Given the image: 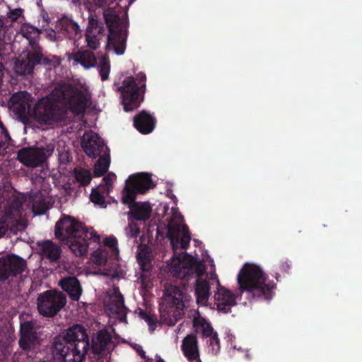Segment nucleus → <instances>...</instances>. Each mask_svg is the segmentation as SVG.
I'll return each mask as SVG.
<instances>
[{"label": "nucleus", "instance_id": "nucleus-1", "mask_svg": "<svg viewBox=\"0 0 362 362\" xmlns=\"http://www.w3.org/2000/svg\"><path fill=\"white\" fill-rule=\"evenodd\" d=\"M113 348L112 336L107 330L99 331L90 345L87 329L74 324L54 338L52 351L59 362H83L89 350L100 358L110 354Z\"/></svg>", "mask_w": 362, "mask_h": 362}, {"label": "nucleus", "instance_id": "nucleus-2", "mask_svg": "<svg viewBox=\"0 0 362 362\" xmlns=\"http://www.w3.org/2000/svg\"><path fill=\"white\" fill-rule=\"evenodd\" d=\"M90 96L77 87L62 83L46 97L38 100L33 110V117L40 124H52L67 118L68 110L75 115L87 108Z\"/></svg>", "mask_w": 362, "mask_h": 362}, {"label": "nucleus", "instance_id": "nucleus-3", "mask_svg": "<svg viewBox=\"0 0 362 362\" xmlns=\"http://www.w3.org/2000/svg\"><path fill=\"white\" fill-rule=\"evenodd\" d=\"M54 235L78 257L87 255L90 240L100 242V235L94 230L89 231L83 223L64 214L55 224Z\"/></svg>", "mask_w": 362, "mask_h": 362}, {"label": "nucleus", "instance_id": "nucleus-4", "mask_svg": "<svg viewBox=\"0 0 362 362\" xmlns=\"http://www.w3.org/2000/svg\"><path fill=\"white\" fill-rule=\"evenodd\" d=\"M155 187L151 176L147 173L133 174L126 180L122 191V202L130 209L129 214L136 221H146L151 215L152 208L147 202H136L137 194H145Z\"/></svg>", "mask_w": 362, "mask_h": 362}, {"label": "nucleus", "instance_id": "nucleus-5", "mask_svg": "<svg viewBox=\"0 0 362 362\" xmlns=\"http://www.w3.org/2000/svg\"><path fill=\"white\" fill-rule=\"evenodd\" d=\"M88 4L104 8L103 17L108 28L107 47H112L117 55L124 53L127 46V26L125 19L121 18V8L107 7L108 0H86Z\"/></svg>", "mask_w": 362, "mask_h": 362}, {"label": "nucleus", "instance_id": "nucleus-6", "mask_svg": "<svg viewBox=\"0 0 362 362\" xmlns=\"http://www.w3.org/2000/svg\"><path fill=\"white\" fill-rule=\"evenodd\" d=\"M237 281L240 292H247L257 299L270 300L276 288V284L269 280L263 270L255 264H245Z\"/></svg>", "mask_w": 362, "mask_h": 362}, {"label": "nucleus", "instance_id": "nucleus-7", "mask_svg": "<svg viewBox=\"0 0 362 362\" xmlns=\"http://www.w3.org/2000/svg\"><path fill=\"white\" fill-rule=\"evenodd\" d=\"M146 76L139 72L136 77H126L122 85L119 87L121 93L122 103L125 112H130L138 108L143 101L146 90Z\"/></svg>", "mask_w": 362, "mask_h": 362}, {"label": "nucleus", "instance_id": "nucleus-8", "mask_svg": "<svg viewBox=\"0 0 362 362\" xmlns=\"http://www.w3.org/2000/svg\"><path fill=\"white\" fill-rule=\"evenodd\" d=\"M164 295L170 305L166 312L161 313V320L164 324L174 326L185 315L184 310L188 307L190 296L183 288L175 285L166 286Z\"/></svg>", "mask_w": 362, "mask_h": 362}, {"label": "nucleus", "instance_id": "nucleus-9", "mask_svg": "<svg viewBox=\"0 0 362 362\" xmlns=\"http://www.w3.org/2000/svg\"><path fill=\"white\" fill-rule=\"evenodd\" d=\"M60 64V59L56 56L46 55L43 52H37V50H28L23 52V54L16 59L14 71L18 75L26 76L32 74L35 67L37 65L51 69Z\"/></svg>", "mask_w": 362, "mask_h": 362}, {"label": "nucleus", "instance_id": "nucleus-10", "mask_svg": "<svg viewBox=\"0 0 362 362\" xmlns=\"http://www.w3.org/2000/svg\"><path fill=\"white\" fill-rule=\"evenodd\" d=\"M66 296L62 291L47 290L38 295L37 308L39 313L47 317H53L66 305Z\"/></svg>", "mask_w": 362, "mask_h": 362}, {"label": "nucleus", "instance_id": "nucleus-11", "mask_svg": "<svg viewBox=\"0 0 362 362\" xmlns=\"http://www.w3.org/2000/svg\"><path fill=\"white\" fill-rule=\"evenodd\" d=\"M54 149V146L52 144L45 147H23L17 152V159L28 168L42 167Z\"/></svg>", "mask_w": 362, "mask_h": 362}, {"label": "nucleus", "instance_id": "nucleus-12", "mask_svg": "<svg viewBox=\"0 0 362 362\" xmlns=\"http://www.w3.org/2000/svg\"><path fill=\"white\" fill-rule=\"evenodd\" d=\"M27 267L26 261L15 254L0 257V282L21 275Z\"/></svg>", "mask_w": 362, "mask_h": 362}, {"label": "nucleus", "instance_id": "nucleus-13", "mask_svg": "<svg viewBox=\"0 0 362 362\" xmlns=\"http://www.w3.org/2000/svg\"><path fill=\"white\" fill-rule=\"evenodd\" d=\"M82 33L78 24L71 18L66 16L59 18L55 24L54 28L52 29L49 33V36H54L55 41H59L63 38L70 40L80 38Z\"/></svg>", "mask_w": 362, "mask_h": 362}, {"label": "nucleus", "instance_id": "nucleus-14", "mask_svg": "<svg viewBox=\"0 0 362 362\" xmlns=\"http://www.w3.org/2000/svg\"><path fill=\"white\" fill-rule=\"evenodd\" d=\"M19 347L25 352L30 353L40 344V339L37 335L35 322L25 321L21 323L19 330Z\"/></svg>", "mask_w": 362, "mask_h": 362}, {"label": "nucleus", "instance_id": "nucleus-15", "mask_svg": "<svg viewBox=\"0 0 362 362\" xmlns=\"http://www.w3.org/2000/svg\"><path fill=\"white\" fill-rule=\"evenodd\" d=\"M167 236L174 251L178 248L186 250L191 240L189 228L186 225L169 224Z\"/></svg>", "mask_w": 362, "mask_h": 362}, {"label": "nucleus", "instance_id": "nucleus-16", "mask_svg": "<svg viewBox=\"0 0 362 362\" xmlns=\"http://www.w3.org/2000/svg\"><path fill=\"white\" fill-rule=\"evenodd\" d=\"M81 146L88 156L95 158L104 151L105 145L98 134L90 132L84 134Z\"/></svg>", "mask_w": 362, "mask_h": 362}, {"label": "nucleus", "instance_id": "nucleus-17", "mask_svg": "<svg viewBox=\"0 0 362 362\" xmlns=\"http://www.w3.org/2000/svg\"><path fill=\"white\" fill-rule=\"evenodd\" d=\"M25 197V202L32 206L33 211L36 214H43L49 209V197L45 190L32 189Z\"/></svg>", "mask_w": 362, "mask_h": 362}, {"label": "nucleus", "instance_id": "nucleus-18", "mask_svg": "<svg viewBox=\"0 0 362 362\" xmlns=\"http://www.w3.org/2000/svg\"><path fill=\"white\" fill-rule=\"evenodd\" d=\"M10 108L18 117H25L30 111V95L25 91L14 93L8 102Z\"/></svg>", "mask_w": 362, "mask_h": 362}, {"label": "nucleus", "instance_id": "nucleus-19", "mask_svg": "<svg viewBox=\"0 0 362 362\" xmlns=\"http://www.w3.org/2000/svg\"><path fill=\"white\" fill-rule=\"evenodd\" d=\"M217 291L214 294V299L218 311L228 313L231 311V307L236 305V297L230 291L219 284L218 281Z\"/></svg>", "mask_w": 362, "mask_h": 362}, {"label": "nucleus", "instance_id": "nucleus-20", "mask_svg": "<svg viewBox=\"0 0 362 362\" xmlns=\"http://www.w3.org/2000/svg\"><path fill=\"white\" fill-rule=\"evenodd\" d=\"M156 118L146 110H141L133 118V124L135 129L143 134L151 133L156 125Z\"/></svg>", "mask_w": 362, "mask_h": 362}, {"label": "nucleus", "instance_id": "nucleus-21", "mask_svg": "<svg viewBox=\"0 0 362 362\" xmlns=\"http://www.w3.org/2000/svg\"><path fill=\"white\" fill-rule=\"evenodd\" d=\"M39 254L42 259H47L49 262H57L62 257V248L52 240H46L37 243Z\"/></svg>", "mask_w": 362, "mask_h": 362}, {"label": "nucleus", "instance_id": "nucleus-22", "mask_svg": "<svg viewBox=\"0 0 362 362\" xmlns=\"http://www.w3.org/2000/svg\"><path fill=\"white\" fill-rule=\"evenodd\" d=\"M25 196H16L12 195L8 199L6 198L4 204H2V207L5 209L4 216L7 218H14L20 217L22 215L23 203L25 202Z\"/></svg>", "mask_w": 362, "mask_h": 362}, {"label": "nucleus", "instance_id": "nucleus-23", "mask_svg": "<svg viewBox=\"0 0 362 362\" xmlns=\"http://www.w3.org/2000/svg\"><path fill=\"white\" fill-rule=\"evenodd\" d=\"M59 286L68 293L74 301H78L82 293V287L76 276H65L60 279Z\"/></svg>", "mask_w": 362, "mask_h": 362}, {"label": "nucleus", "instance_id": "nucleus-24", "mask_svg": "<svg viewBox=\"0 0 362 362\" xmlns=\"http://www.w3.org/2000/svg\"><path fill=\"white\" fill-rule=\"evenodd\" d=\"M182 351L191 362H202L199 358L197 339L195 334H188L182 341Z\"/></svg>", "mask_w": 362, "mask_h": 362}, {"label": "nucleus", "instance_id": "nucleus-25", "mask_svg": "<svg viewBox=\"0 0 362 362\" xmlns=\"http://www.w3.org/2000/svg\"><path fill=\"white\" fill-rule=\"evenodd\" d=\"M20 33L28 41V45L30 47V50H37V52H43L42 48L38 43L41 34L40 30L29 24H23L21 26Z\"/></svg>", "mask_w": 362, "mask_h": 362}, {"label": "nucleus", "instance_id": "nucleus-26", "mask_svg": "<svg viewBox=\"0 0 362 362\" xmlns=\"http://www.w3.org/2000/svg\"><path fill=\"white\" fill-rule=\"evenodd\" d=\"M69 61H74L80 64L85 69H89L95 66L97 59L94 53L88 49L78 50L76 52L66 54Z\"/></svg>", "mask_w": 362, "mask_h": 362}, {"label": "nucleus", "instance_id": "nucleus-27", "mask_svg": "<svg viewBox=\"0 0 362 362\" xmlns=\"http://www.w3.org/2000/svg\"><path fill=\"white\" fill-rule=\"evenodd\" d=\"M180 271L178 276L188 280L189 277L195 274L197 276H201L205 272V266L201 262L192 259L189 263H182L179 266Z\"/></svg>", "mask_w": 362, "mask_h": 362}, {"label": "nucleus", "instance_id": "nucleus-28", "mask_svg": "<svg viewBox=\"0 0 362 362\" xmlns=\"http://www.w3.org/2000/svg\"><path fill=\"white\" fill-rule=\"evenodd\" d=\"M108 310L112 314L124 315L127 308L124 305V300L119 287H114L112 293L110 296V302L107 305Z\"/></svg>", "mask_w": 362, "mask_h": 362}, {"label": "nucleus", "instance_id": "nucleus-29", "mask_svg": "<svg viewBox=\"0 0 362 362\" xmlns=\"http://www.w3.org/2000/svg\"><path fill=\"white\" fill-rule=\"evenodd\" d=\"M210 294V286L207 280L198 278L195 284V295L197 303L206 305Z\"/></svg>", "mask_w": 362, "mask_h": 362}, {"label": "nucleus", "instance_id": "nucleus-30", "mask_svg": "<svg viewBox=\"0 0 362 362\" xmlns=\"http://www.w3.org/2000/svg\"><path fill=\"white\" fill-rule=\"evenodd\" d=\"M136 259L143 272H149L152 267L151 251L149 247L140 244L136 254Z\"/></svg>", "mask_w": 362, "mask_h": 362}, {"label": "nucleus", "instance_id": "nucleus-31", "mask_svg": "<svg viewBox=\"0 0 362 362\" xmlns=\"http://www.w3.org/2000/svg\"><path fill=\"white\" fill-rule=\"evenodd\" d=\"M110 163L109 155L100 156L93 169V176L99 177L104 175L108 170Z\"/></svg>", "mask_w": 362, "mask_h": 362}, {"label": "nucleus", "instance_id": "nucleus-32", "mask_svg": "<svg viewBox=\"0 0 362 362\" xmlns=\"http://www.w3.org/2000/svg\"><path fill=\"white\" fill-rule=\"evenodd\" d=\"M193 326L196 328L197 332H198L199 329L202 330L203 337H209L216 332L211 324L208 323L204 319H194Z\"/></svg>", "mask_w": 362, "mask_h": 362}, {"label": "nucleus", "instance_id": "nucleus-33", "mask_svg": "<svg viewBox=\"0 0 362 362\" xmlns=\"http://www.w3.org/2000/svg\"><path fill=\"white\" fill-rule=\"evenodd\" d=\"M74 175L76 180L81 186L89 185L92 180L90 171L85 168H75L74 170Z\"/></svg>", "mask_w": 362, "mask_h": 362}, {"label": "nucleus", "instance_id": "nucleus-34", "mask_svg": "<svg viewBox=\"0 0 362 362\" xmlns=\"http://www.w3.org/2000/svg\"><path fill=\"white\" fill-rule=\"evenodd\" d=\"M101 23L98 21V20L94 18L93 17H90L88 18V25L86 28V34H89V32L93 33H97L98 35H102L105 32V28L103 25H101Z\"/></svg>", "mask_w": 362, "mask_h": 362}, {"label": "nucleus", "instance_id": "nucleus-35", "mask_svg": "<svg viewBox=\"0 0 362 362\" xmlns=\"http://www.w3.org/2000/svg\"><path fill=\"white\" fill-rule=\"evenodd\" d=\"M110 71V64L108 58L105 56L99 58V72L102 81H106L108 78Z\"/></svg>", "mask_w": 362, "mask_h": 362}, {"label": "nucleus", "instance_id": "nucleus-36", "mask_svg": "<svg viewBox=\"0 0 362 362\" xmlns=\"http://www.w3.org/2000/svg\"><path fill=\"white\" fill-rule=\"evenodd\" d=\"M104 245L109 248L111 252V256L117 259L119 256V249L117 247V240L114 236H110L104 240Z\"/></svg>", "mask_w": 362, "mask_h": 362}, {"label": "nucleus", "instance_id": "nucleus-37", "mask_svg": "<svg viewBox=\"0 0 362 362\" xmlns=\"http://www.w3.org/2000/svg\"><path fill=\"white\" fill-rule=\"evenodd\" d=\"M90 201L100 207L107 206L105 197L100 192L98 188H93L90 194Z\"/></svg>", "mask_w": 362, "mask_h": 362}, {"label": "nucleus", "instance_id": "nucleus-38", "mask_svg": "<svg viewBox=\"0 0 362 362\" xmlns=\"http://www.w3.org/2000/svg\"><path fill=\"white\" fill-rule=\"evenodd\" d=\"M108 252L106 249L99 248L93 253V257L97 264L100 265H105L108 261Z\"/></svg>", "mask_w": 362, "mask_h": 362}, {"label": "nucleus", "instance_id": "nucleus-39", "mask_svg": "<svg viewBox=\"0 0 362 362\" xmlns=\"http://www.w3.org/2000/svg\"><path fill=\"white\" fill-rule=\"evenodd\" d=\"M101 35H98L97 33L91 34L89 32V34H86V41L87 42V45L92 49H96L99 47L100 40Z\"/></svg>", "mask_w": 362, "mask_h": 362}, {"label": "nucleus", "instance_id": "nucleus-40", "mask_svg": "<svg viewBox=\"0 0 362 362\" xmlns=\"http://www.w3.org/2000/svg\"><path fill=\"white\" fill-rule=\"evenodd\" d=\"M23 9L21 8H17L15 9H10L9 11L6 13V17L11 21V24L8 25L11 26V24L16 21L21 17L23 16Z\"/></svg>", "mask_w": 362, "mask_h": 362}, {"label": "nucleus", "instance_id": "nucleus-41", "mask_svg": "<svg viewBox=\"0 0 362 362\" xmlns=\"http://www.w3.org/2000/svg\"><path fill=\"white\" fill-rule=\"evenodd\" d=\"M126 234L130 238H136L140 233V230L136 223H129L125 229Z\"/></svg>", "mask_w": 362, "mask_h": 362}, {"label": "nucleus", "instance_id": "nucleus-42", "mask_svg": "<svg viewBox=\"0 0 362 362\" xmlns=\"http://www.w3.org/2000/svg\"><path fill=\"white\" fill-rule=\"evenodd\" d=\"M9 224L5 217L0 218V238L8 230Z\"/></svg>", "mask_w": 362, "mask_h": 362}, {"label": "nucleus", "instance_id": "nucleus-43", "mask_svg": "<svg viewBox=\"0 0 362 362\" xmlns=\"http://www.w3.org/2000/svg\"><path fill=\"white\" fill-rule=\"evenodd\" d=\"M115 177L114 174H108L105 176L103 179V182H104V185L105 186L106 190L107 192L110 191V188L112 187L113 184V180Z\"/></svg>", "mask_w": 362, "mask_h": 362}, {"label": "nucleus", "instance_id": "nucleus-44", "mask_svg": "<svg viewBox=\"0 0 362 362\" xmlns=\"http://www.w3.org/2000/svg\"><path fill=\"white\" fill-rule=\"evenodd\" d=\"M291 269V264L288 260H281L279 264V270L283 274H288Z\"/></svg>", "mask_w": 362, "mask_h": 362}, {"label": "nucleus", "instance_id": "nucleus-45", "mask_svg": "<svg viewBox=\"0 0 362 362\" xmlns=\"http://www.w3.org/2000/svg\"><path fill=\"white\" fill-rule=\"evenodd\" d=\"M210 344L214 346V344L219 347V339L218 337L217 332H215L212 336H210Z\"/></svg>", "mask_w": 362, "mask_h": 362}, {"label": "nucleus", "instance_id": "nucleus-46", "mask_svg": "<svg viewBox=\"0 0 362 362\" xmlns=\"http://www.w3.org/2000/svg\"><path fill=\"white\" fill-rule=\"evenodd\" d=\"M144 320L148 323L150 327L156 325V321L154 319L148 314H145V317Z\"/></svg>", "mask_w": 362, "mask_h": 362}, {"label": "nucleus", "instance_id": "nucleus-47", "mask_svg": "<svg viewBox=\"0 0 362 362\" xmlns=\"http://www.w3.org/2000/svg\"><path fill=\"white\" fill-rule=\"evenodd\" d=\"M4 69L5 67L4 64L2 62H0V86L1 85L3 76L4 75Z\"/></svg>", "mask_w": 362, "mask_h": 362}, {"label": "nucleus", "instance_id": "nucleus-48", "mask_svg": "<svg viewBox=\"0 0 362 362\" xmlns=\"http://www.w3.org/2000/svg\"><path fill=\"white\" fill-rule=\"evenodd\" d=\"M59 159L63 163H66V162L68 163V162H69V156L67 155V153H62L60 155Z\"/></svg>", "mask_w": 362, "mask_h": 362}, {"label": "nucleus", "instance_id": "nucleus-49", "mask_svg": "<svg viewBox=\"0 0 362 362\" xmlns=\"http://www.w3.org/2000/svg\"><path fill=\"white\" fill-rule=\"evenodd\" d=\"M6 197H8V194L6 192V193H3L1 196H0V208L2 207V204H4V202L6 200Z\"/></svg>", "mask_w": 362, "mask_h": 362}, {"label": "nucleus", "instance_id": "nucleus-50", "mask_svg": "<svg viewBox=\"0 0 362 362\" xmlns=\"http://www.w3.org/2000/svg\"><path fill=\"white\" fill-rule=\"evenodd\" d=\"M139 354L142 358H146L145 351L144 350L141 349L139 351Z\"/></svg>", "mask_w": 362, "mask_h": 362}, {"label": "nucleus", "instance_id": "nucleus-51", "mask_svg": "<svg viewBox=\"0 0 362 362\" xmlns=\"http://www.w3.org/2000/svg\"><path fill=\"white\" fill-rule=\"evenodd\" d=\"M156 362H165V361L160 356L156 355Z\"/></svg>", "mask_w": 362, "mask_h": 362}, {"label": "nucleus", "instance_id": "nucleus-52", "mask_svg": "<svg viewBox=\"0 0 362 362\" xmlns=\"http://www.w3.org/2000/svg\"><path fill=\"white\" fill-rule=\"evenodd\" d=\"M274 277L277 281H279L280 274L279 272H276L274 274Z\"/></svg>", "mask_w": 362, "mask_h": 362}, {"label": "nucleus", "instance_id": "nucleus-53", "mask_svg": "<svg viewBox=\"0 0 362 362\" xmlns=\"http://www.w3.org/2000/svg\"><path fill=\"white\" fill-rule=\"evenodd\" d=\"M145 314H147L146 313L144 312V311H141L140 313V316L141 317L142 319H144L145 317Z\"/></svg>", "mask_w": 362, "mask_h": 362}, {"label": "nucleus", "instance_id": "nucleus-54", "mask_svg": "<svg viewBox=\"0 0 362 362\" xmlns=\"http://www.w3.org/2000/svg\"><path fill=\"white\" fill-rule=\"evenodd\" d=\"M168 196H169L170 198H172V199L175 198V196L174 194H170V195L168 194Z\"/></svg>", "mask_w": 362, "mask_h": 362}, {"label": "nucleus", "instance_id": "nucleus-55", "mask_svg": "<svg viewBox=\"0 0 362 362\" xmlns=\"http://www.w3.org/2000/svg\"><path fill=\"white\" fill-rule=\"evenodd\" d=\"M124 16H125L126 18H127V13H124Z\"/></svg>", "mask_w": 362, "mask_h": 362}, {"label": "nucleus", "instance_id": "nucleus-56", "mask_svg": "<svg viewBox=\"0 0 362 362\" xmlns=\"http://www.w3.org/2000/svg\"><path fill=\"white\" fill-rule=\"evenodd\" d=\"M43 362H51V361H43Z\"/></svg>", "mask_w": 362, "mask_h": 362}]
</instances>
